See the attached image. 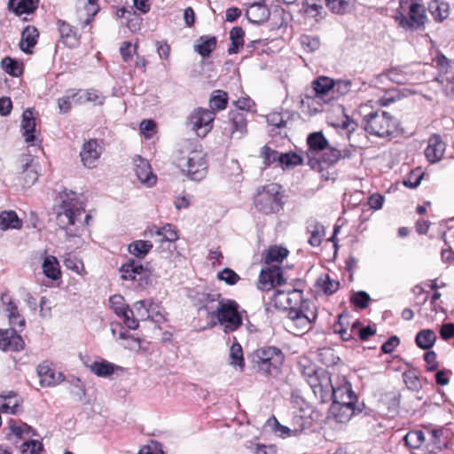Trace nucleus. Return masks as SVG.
Returning a JSON list of instances; mask_svg holds the SVG:
<instances>
[{
	"instance_id": "b1692460",
	"label": "nucleus",
	"mask_w": 454,
	"mask_h": 454,
	"mask_svg": "<svg viewBox=\"0 0 454 454\" xmlns=\"http://www.w3.org/2000/svg\"><path fill=\"white\" fill-rule=\"evenodd\" d=\"M360 411H362L360 407H351L350 403L340 405L337 402L335 403H332L329 409V414L339 423H345L348 421L353 415Z\"/></svg>"
},
{
	"instance_id": "4c0bfd02",
	"label": "nucleus",
	"mask_w": 454,
	"mask_h": 454,
	"mask_svg": "<svg viewBox=\"0 0 454 454\" xmlns=\"http://www.w3.org/2000/svg\"><path fill=\"white\" fill-rule=\"evenodd\" d=\"M429 10L437 22H442L447 19L450 14L448 3L440 0H433L429 4Z\"/></svg>"
},
{
	"instance_id": "6ab92c4d",
	"label": "nucleus",
	"mask_w": 454,
	"mask_h": 454,
	"mask_svg": "<svg viewBox=\"0 0 454 454\" xmlns=\"http://www.w3.org/2000/svg\"><path fill=\"white\" fill-rule=\"evenodd\" d=\"M23 400L17 392L7 391L0 394V411L4 413L17 414L21 411Z\"/></svg>"
},
{
	"instance_id": "ddd939ff",
	"label": "nucleus",
	"mask_w": 454,
	"mask_h": 454,
	"mask_svg": "<svg viewBox=\"0 0 454 454\" xmlns=\"http://www.w3.org/2000/svg\"><path fill=\"white\" fill-rule=\"evenodd\" d=\"M134 172L139 182L145 187H153L158 180L148 160L137 154L133 157Z\"/></svg>"
},
{
	"instance_id": "412c9836",
	"label": "nucleus",
	"mask_w": 454,
	"mask_h": 454,
	"mask_svg": "<svg viewBox=\"0 0 454 454\" xmlns=\"http://www.w3.org/2000/svg\"><path fill=\"white\" fill-rule=\"evenodd\" d=\"M6 294H2L1 301L5 305L4 312L9 319V324L21 331L26 325V320L20 313L17 304L12 299L6 301Z\"/></svg>"
},
{
	"instance_id": "de8ad7c7",
	"label": "nucleus",
	"mask_w": 454,
	"mask_h": 454,
	"mask_svg": "<svg viewBox=\"0 0 454 454\" xmlns=\"http://www.w3.org/2000/svg\"><path fill=\"white\" fill-rule=\"evenodd\" d=\"M116 366L107 361L94 362L90 365V371L98 377H107L114 373Z\"/></svg>"
},
{
	"instance_id": "423d86ee",
	"label": "nucleus",
	"mask_w": 454,
	"mask_h": 454,
	"mask_svg": "<svg viewBox=\"0 0 454 454\" xmlns=\"http://www.w3.org/2000/svg\"><path fill=\"white\" fill-rule=\"evenodd\" d=\"M214 313L213 318H216L218 323L223 325L225 333L237 331L243 324L239 305L235 300L221 299Z\"/></svg>"
},
{
	"instance_id": "338daca9",
	"label": "nucleus",
	"mask_w": 454,
	"mask_h": 454,
	"mask_svg": "<svg viewBox=\"0 0 454 454\" xmlns=\"http://www.w3.org/2000/svg\"><path fill=\"white\" fill-rule=\"evenodd\" d=\"M218 279L224 281L229 286H233L239 282L240 277L231 269L224 268L217 274Z\"/></svg>"
},
{
	"instance_id": "c03bdc74",
	"label": "nucleus",
	"mask_w": 454,
	"mask_h": 454,
	"mask_svg": "<svg viewBox=\"0 0 454 454\" xmlns=\"http://www.w3.org/2000/svg\"><path fill=\"white\" fill-rule=\"evenodd\" d=\"M245 33L240 27H234L230 33V39L231 46L228 49L230 54H236L239 52L240 47L243 46V38Z\"/></svg>"
},
{
	"instance_id": "6e6552de",
	"label": "nucleus",
	"mask_w": 454,
	"mask_h": 454,
	"mask_svg": "<svg viewBox=\"0 0 454 454\" xmlns=\"http://www.w3.org/2000/svg\"><path fill=\"white\" fill-rule=\"evenodd\" d=\"M364 130L378 137H386L397 132L394 119L385 111L368 114L364 118Z\"/></svg>"
},
{
	"instance_id": "c9c22d12",
	"label": "nucleus",
	"mask_w": 454,
	"mask_h": 454,
	"mask_svg": "<svg viewBox=\"0 0 454 454\" xmlns=\"http://www.w3.org/2000/svg\"><path fill=\"white\" fill-rule=\"evenodd\" d=\"M43 271L45 276L52 280H58L61 277L59 263L53 255L47 256L43 262Z\"/></svg>"
},
{
	"instance_id": "c756f323",
	"label": "nucleus",
	"mask_w": 454,
	"mask_h": 454,
	"mask_svg": "<svg viewBox=\"0 0 454 454\" xmlns=\"http://www.w3.org/2000/svg\"><path fill=\"white\" fill-rule=\"evenodd\" d=\"M430 434V445L432 446V449L428 450L429 453H435L436 451L448 447L450 439V433L448 429H433Z\"/></svg>"
},
{
	"instance_id": "4468645a",
	"label": "nucleus",
	"mask_w": 454,
	"mask_h": 454,
	"mask_svg": "<svg viewBox=\"0 0 454 454\" xmlns=\"http://www.w3.org/2000/svg\"><path fill=\"white\" fill-rule=\"evenodd\" d=\"M286 283L283 276L282 268L279 266H271L262 269L260 272L258 288L269 291L275 286H282Z\"/></svg>"
},
{
	"instance_id": "ea45409f",
	"label": "nucleus",
	"mask_w": 454,
	"mask_h": 454,
	"mask_svg": "<svg viewBox=\"0 0 454 454\" xmlns=\"http://www.w3.org/2000/svg\"><path fill=\"white\" fill-rule=\"evenodd\" d=\"M228 102L227 92L222 90H215L213 91L209 98L210 111L215 113V111H221L226 108Z\"/></svg>"
},
{
	"instance_id": "2eb2a0df",
	"label": "nucleus",
	"mask_w": 454,
	"mask_h": 454,
	"mask_svg": "<svg viewBox=\"0 0 454 454\" xmlns=\"http://www.w3.org/2000/svg\"><path fill=\"white\" fill-rule=\"evenodd\" d=\"M190 298L199 311L204 310L209 317L213 318L215 310L213 303L219 301L221 294L194 291L190 294Z\"/></svg>"
},
{
	"instance_id": "5fc2aeb1",
	"label": "nucleus",
	"mask_w": 454,
	"mask_h": 454,
	"mask_svg": "<svg viewBox=\"0 0 454 454\" xmlns=\"http://www.w3.org/2000/svg\"><path fill=\"white\" fill-rule=\"evenodd\" d=\"M299 41L303 51L307 52H314L321 45L319 37L316 35H302Z\"/></svg>"
},
{
	"instance_id": "aec40b11",
	"label": "nucleus",
	"mask_w": 454,
	"mask_h": 454,
	"mask_svg": "<svg viewBox=\"0 0 454 454\" xmlns=\"http://www.w3.org/2000/svg\"><path fill=\"white\" fill-rule=\"evenodd\" d=\"M311 301L309 300H303L302 304H300L298 307L290 309L288 311V317L297 324H300L302 326H309L312 320L316 318V314L311 312L313 318L308 315V311L309 310V307L311 305Z\"/></svg>"
},
{
	"instance_id": "7ed1b4c3",
	"label": "nucleus",
	"mask_w": 454,
	"mask_h": 454,
	"mask_svg": "<svg viewBox=\"0 0 454 454\" xmlns=\"http://www.w3.org/2000/svg\"><path fill=\"white\" fill-rule=\"evenodd\" d=\"M397 26L404 30H415L426 20L424 0H399V6L393 14Z\"/></svg>"
},
{
	"instance_id": "a18cd8bd",
	"label": "nucleus",
	"mask_w": 454,
	"mask_h": 454,
	"mask_svg": "<svg viewBox=\"0 0 454 454\" xmlns=\"http://www.w3.org/2000/svg\"><path fill=\"white\" fill-rule=\"evenodd\" d=\"M278 160V167L288 168L299 166L302 163V158L295 153H280Z\"/></svg>"
},
{
	"instance_id": "a211bd4d",
	"label": "nucleus",
	"mask_w": 454,
	"mask_h": 454,
	"mask_svg": "<svg viewBox=\"0 0 454 454\" xmlns=\"http://www.w3.org/2000/svg\"><path fill=\"white\" fill-rule=\"evenodd\" d=\"M21 129L25 142H34L39 139V132L36 129V118L35 113L30 108L23 112Z\"/></svg>"
},
{
	"instance_id": "69168bd1",
	"label": "nucleus",
	"mask_w": 454,
	"mask_h": 454,
	"mask_svg": "<svg viewBox=\"0 0 454 454\" xmlns=\"http://www.w3.org/2000/svg\"><path fill=\"white\" fill-rule=\"evenodd\" d=\"M120 53L124 62H128L137 53V44H131L129 42H122L120 46Z\"/></svg>"
},
{
	"instance_id": "dca6fc26",
	"label": "nucleus",
	"mask_w": 454,
	"mask_h": 454,
	"mask_svg": "<svg viewBox=\"0 0 454 454\" xmlns=\"http://www.w3.org/2000/svg\"><path fill=\"white\" fill-rule=\"evenodd\" d=\"M289 114L287 113H270L266 116L267 123L271 128L270 132L272 133L273 136H279L280 139H284L287 137V133L283 129H286L289 127L288 119Z\"/></svg>"
},
{
	"instance_id": "13d9d810",
	"label": "nucleus",
	"mask_w": 454,
	"mask_h": 454,
	"mask_svg": "<svg viewBox=\"0 0 454 454\" xmlns=\"http://www.w3.org/2000/svg\"><path fill=\"white\" fill-rule=\"evenodd\" d=\"M160 304L153 300H147V309L148 314H150L149 320L154 321L156 323H160L166 321L164 315L160 311Z\"/></svg>"
},
{
	"instance_id": "864d4df0",
	"label": "nucleus",
	"mask_w": 454,
	"mask_h": 454,
	"mask_svg": "<svg viewBox=\"0 0 454 454\" xmlns=\"http://www.w3.org/2000/svg\"><path fill=\"white\" fill-rule=\"evenodd\" d=\"M353 0H325L326 6L336 14H344L351 8Z\"/></svg>"
},
{
	"instance_id": "79ce46f5",
	"label": "nucleus",
	"mask_w": 454,
	"mask_h": 454,
	"mask_svg": "<svg viewBox=\"0 0 454 454\" xmlns=\"http://www.w3.org/2000/svg\"><path fill=\"white\" fill-rule=\"evenodd\" d=\"M288 250L285 247L272 246L267 250L264 256V262L270 264L271 262H280L288 255Z\"/></svg>"
},
{
	"instance_id": "0eeeda50",
	"label": "nucleus",
	"mask_w": 454,
	"mask_h": 454,
	"mask_svg": "<svg viewBox=\"0 0 454 454\" xmlns=\"http://www.w3.org/2000/svg\"><path fill=\"white\" fill-rule=\"evenodd\" d=\"M315 91L314 96H307L301 100L303 106L312 107V113L322 111L323 104L329 103L333 100V89L334 87V80L327 76H320L312 82Z\"/></svg>"
},
{
	"instance_id": "72a5a7b5",
	"label": "nucleus",
	"mask_w": 454,
	"mask_h": 454,
	"mask_svg": "<svg viewBox=\"0 0 454 454\" xmlns=\"http://www.w3.org/2000/svg\"><path fill=\"white\" fill-rule=\"evenodd\" d=\"M153 245L150 240L137 239L128 246V252L137 259H144L153 249Z\"/></svg>"
},
{
	"instance_id": "0e129e2a",
	"label": "nucleus",
	"mask_w": 454,
	"mask_h": 454,
	"mask_svg": "<svg viewBox=\"0 0 454 454\" xmlns=\"http://www.w3.org/2000/svg\"><path fill=\"white\" fill-rule=\"evenodd\" d=\"M109 301L111 309L118 317L121 316V314H124V311L127 312L128 308H129L128 304L124 303V299L120 294L111 296Z\"/></svg>"
},
{
	"instance_id": "473e14b6",
	"label": "nucleus",
	"mask_w": 454,
	"mask_h": 454,
	"mask_svg": "<svg viewBox=\"0 0 454 454\" xmlns=\"http://www.w3.org/2000/svg\"><path fill=\"white\" fill-rule=\"evenodd\" d=\"M23 223L17 213L13 210L3 211L0 214V229L6 231L9 229L20 230Z\"/></svg>"
},
{
	"instance_id": "f704fd0d",
	"label": "nucleus",
	"mask_w": 454,
	"mask_h": 454,
	"mask_svg": "<svg viewBox=\"0 0 454 454\" xmlns=\"http://www.w3.org/2000/svg\"><path fill=\"white\" fill-rule=\"evenodd\" d=\"M58 24L62 43L68 48H74L77 46L79 39L71 26L65 21L60 20L58 22Z\"/></svg>"
},
{
	"instance_id": "f8f14e48",
	"label": "nucleus",
	"mask_w": 454,
	"mask_h": 454,
	"mask_svg": "<svg viewBox=\"0 0 454 454\" xmlns=\"http://www.w3.org/2000/svg\"><path fill=\"white\" fill-rule=\"evenodd\" d=\"M432 54V67H435L439 74L436 76L435 80L442 83L443 90L447 94H451L454 92V73L452 72V67L450 64V60L448 59L443 54L435 51L434 53Z\"/></svg>"
},
{
	"instance_id": "09e8293b",
	"label": "nucleus",
	"mask_w": 454,
	"mask_h": 454,
	"mask_svg": "<svg viewBox=\"0 0 454 454\" xmlns=\"http://www.w3.org/2000/svg\"><path fill=\"white\" fill-rule=\"evenodd\" d=\"M317 357L323 364L328 367L335 365L340 361V357L335 355L334 350L331 348L318 349Z\"/></svg>"
},
{
	"instance_id": "58836bf2",
	"label": "nucleus",
	"mask_w": 454,
	"mask_h": 454,
	"mask_svg": "<svg viewBox=\"0 0 454 454\" xmlns=\"http://www.w3.org/2000/svg\"><path fill=\"white\" fill-rule=\"evenodd\" d=\"M230 364L238 367L240 371L245 368V359L243 356V350L241 345L237 341L234 337V342L230 348Z\"/></svg>"
},
{
	"instance_id": "49530a36",
	"label": "nucleus",
	"mask_w": 454,
	"mask_h": 454,
	"mask_svg": "<svg viewBox=\"0 0 454 454\" xmlns=\"http://www.w3.org/2000/svg\"><path fill=\"white\" fill-rule=\"evenodd\" d=\"M317 284L326 295H332L336 293L340 286L338 280L332 279L328 274H325L324 278H319Z\"/></svg>"
},
{
	"instance_id": "4d7b16f0",
	"label": "nucleus",
	"mask_w": 454,
	"mask_h": 454,
	"mask_svg": "<svg viewBox=\"0 0 454 454\" xmlns=\"http://www.w3.org/2000/svg\"><path fill=\"white\" fill-rule=\"evenodd\" d=\"M424 433L422 430H412L403 437L405 444L411 449H418L424 442Z\"/></svg>"
},
{
	"instance_id": "c85d7f7f",
	"label": "nucleus",
	"mask_w": 454,
	"mask_h": 454,
	"mask_svg": "<svg viewBox=\"0 0 454 454\" xmlns=\"http://www.w3.org/2000/svg\"><path fill=\"white\" fill-rule=\"evenodd\" d=\"M147 269L148 268L144 266L140 262L129 259L121 266L120 271L122 273V279L134 281L137 275L145 274V270Z\"/></svg>"
},
{
	"instance_id": "a19ab883",
	"label": "nucleus",
	"mask_w": 454,
	"mask_h": 454,
	"mask_svg": "<svg viewBox=\"0 0 454 454\" xmlns=\"http://www.w3.org/2000/svg\"><path fill=\"white\" fill-rule=\"evenodd\" d=\"M73 100L76 104H84L87 102H93L96 104L103 103V97L98 91L90 90L86 91H79L73 93Z\"/></svg>"
},
{
	"instance_id": "bf43d9fd",
	"label": "nucleus",
	"mask_w": 454,
	"mask_h": 454,
	"mask_svg": "<svg viewBox=\"0 0 454 454\" xmlns=\"http://www.w3.org/2000/svg\"><path fill=\"white\" fill-rule=\"evenodd\" d=\"M370 301V295L364 291L354 292L350 296V302L360 309H366Z\"/></svg>"
},
{
	"instance_id": "e433bc0d",
	"label": "nucleus",
	"mask_w": 454,
	"mask_h": 454,
	"mask_svg": "<svg viewBox=\"0 0 454 454\" xmlns=\"http://www.w3.org/2000/svg\"><path fill=\"white\" fill-rule=\"evenodd\" d=\"M39 0H10L9 7L18 15L32 12L36 9Z\"/></svg>"
},
{
	"instance_id": "4be33fe9",
	"label": "nucleus",
	"mask_w": 454,
	"mask_h": 454,
	"mask_svg": "<svg viewBox=\"0 0 454 454\" xmlns=\"http://www.w3.org/2000/svg\"><path fill=\"white\" fill-rule=\"evenodd\" d=\"M306 232L309 234L308 243L314 247H319L325 235V226L317 219H309L306 223Z\"/></svg>"
},
{
	"instance_id": "39448f33",
	"label": "nucleus",
	"mask_w": 454,
	"mask_h": 454,
	"mask_svg": "<svg viewBox=\"0 0 454 454\" xmlns=\"http://www.w3.org/2000/svg\"><path fill=\"white\" fill-rule=\"evenodd\" d=\"M59 197L61 202L57 207V220L59 224L74 225L76 219L85 212V205L73 191L65 189Z\"/></svg>"
},
{
	"instance_id": "774afa93",
	"label": "nucleus",
	"mask_w": 454,
	"mask_h": 454,
	"mask_svg": "<svg viewBox=\"0 0 454 454\" xmlns=\"http://www.w3.org/2000/svg\"><path fill=\"white\" fill-rule=\"evenodd\" d=\"M291 403L294 407L299 409V411L303 414H306V412L311 409L310 404L299 394L298 391L292 392Z\"/></svg>"
},
{
	"instance_id": "680f3d73",
	"label": "nucleus",
	"mask_w": 454,
	"mask_h": 454,
	"mask_svg": "<svg viewBox=\"0 0 454 454\" xmlns=\"http://www.w3.org/2000/svg\"><path fill=\"white\" fill-rule=\"evenodd\" d=\"M351 82L348 80H337L334 81V87L333 89V99L340 96L346 95L350 91Z\"/></svg>"
},
{
	"instance_id": "f03ea898",
	"label": "nucleus",
	"mask_w": 454,
	"mask_h": 454,
	"mask_svg": "<svg viewBox=\"0 0 454 454\" xmlns=\"http://www.w3.org/2000/svg\"><path fill=\"white\" fill-rule=\"evenodd\" d=\"M248 359L256 372L266 377H277L281 372L285 354L275 346H262L254 350Z\"/></svg>"
},
{
	"instance_id": "f257e3e1",
	"label": "nucleus",
	"mask_w": 454,
	"mask_h": 454,
	"mask_svg": "<svg viewBox=\"0 0 454 454\" xmlns=\"http://www.w3.org/2000/svg\"><path fill=\"white\" fill-rule=\"evenodd\" d=\"M308 165L311 169L318 172L321 178L329 180L330 169L340 159L348 158L351 154L349 149H337L330 144H307Z\"/></svg>"
},
{
	"instance_id": "2f4dec72",
	"label": "nucleus",
	"mask_w": 454,
	"mask_h": 454,
	"mask_svg": "<svg viewBox=\"0 0 454 454\" xmlns=\"http://www.w3.org/2000/svg\"><path fill=\"white\" fill-rule=\"evenodd\" d=\"M39 36V33L36 27L33 26H27L22 32L21 40L20 42V47L21 51L26 53H31V48H33Z\"/></svg>"
},
{
	"instance_id": "052dcab7",
	"label": "nucleus",
	"mask_w": 454,
	"mask_h": 454,
	"mask_svg": "<svg viewBox=\"0 0 454 454\" xmlns=\"http://www.w3.org/2000/svg\"><path fill=\"white\" fill-rule=\"evenodd\" d=\"M387 77L397 84H404L411 81V75L399 68L389 70L387 72Z\"/></svg>"
},
{
	"instance_id": "a878e982",
	"label": "nucleus",
	"mask_w": 454,
	"mask_h": 454,
	"mask_svg": "<svg viewBox=\"0 0 454 454\" xmlns=\"http://www.w3.org/2000/svg\"><path fill=\"white\" fill-rule=\"evenodd\" d=\"M246 15L250 22L259 24L266 21L270 12L264 2H255L248 6Z\"/></svg>"
},
{
	"instance_id": "393cba45",
	"label": "nucleus",
	"mask_w": 454,
	"mask_h": 454,
	"mask_svg": "<svg viewBox=\"0 0 454 454\" xmlns=\"http://www.w3.org/2000/svg\"><path fill=\"white\" fill-rule=\"evenodd\" d=\"M304 282L301 279L295 280V286H294L292 289H286V290H277L276 295L281 294L284 293H286V303L288 305V310L290 309L298 307L300 304H302L303 299V288Z\"/></svg>"
},
{
	"instance_id": "bb28decb",
	"label": "nucleus",
	"mask_w": 454,
	"mask_h": 454,
	"mask_svg": "<svg viewBox=\"0 0 454 454\" xmlns=\"http://www.w3.org/2000/svg\"><path fill=\"white\" fill-rule=\"evenodd\" d=\"M80 156L82 164L87 168H94L96 162L102 153V148L99 144H82Z\"/></svg>"
},
{
	"instance_id": "3c124183",
	"label": "nucleus",
	"mask_w": 454,
	"mask_h": 454,
	"mask_svg": "<svg viewBox=\"0 0 454 454\" xmlns=\"http://www.w3.org/2000/svg\"><path fill=\"white\" fill-rule=\"evenodd\" d=\"M216 45L215 37H200L195 50L202 56L207 57L214 51Z\"/></svg>"
},
{
	"instance_id": "8fccbe9b",
	"label": "nucleus",
	"mask_w": 454,
	"mask_h": 454,
	"mask_svg": "<svg viewBox=\"0 0 454 454\" xmlns=\"http://www.w3.org/2000/svg\"><path fill=\"white\" fill-rule=\"evenodd\" d=\"M2 68L10 75L18 77L22 74V64L9 57L3 59L1 62Z\"/></svg>"
},
{
	"instance_id": "603ef678",
	"label": "nucleus",
	"mask_w": 454,
	"mask_h": 454,
	"mask_svg": "<svg viewBox=\"0 0 454 454\" xmlns=\"http://www.w3.org/2000/svg\"><path fill=\"white\" fill-rule=\"evenodd\" d=\"M155 234L160 237V242H175L178 239V234L170 223L157 228Z\"/></svg>"
},
{
	"instance_id": "37998d69",
	"label": "nucleus",
	"mask_w": 454,
	"mask_h": 454,
	"mask_svg": "<svg viewBox=\"0 0 454 454\" xmlns=\"http://www.w3.org/2000/svg\"><path fill=\"white\" fill-rule=\"evenodd\" d=\"M454 144H448L453 147ZM447 144H427V160L434 163L444 157Z\"/></svg>"
},
{
	"instance_id": "f3484780",
	"label": "nucleus",
	"mask_w": 454,
	"mask_h": 454,
	"mask_svg": "<svg viewBox=\"0 0 454 454\" xmlns=\"http://www.w3.org/2000/svg\"><path fill=\"white\" fill-rule=\"evenodd\" d=\"M231 139L240 140L247 132V119L243 113H230V127L228 129Z\"/></svg>"
},
{
	"instance_id": "20e7f679",
	"label": "nucleus",
	"mask_w": 454,
	"mask_h": 454,
	"mask_svg": "<svg viewBox=\"0 0 454 454\" xmlns=\"http://www.w3.org/2000/svg\"><path fill=\"white\" fill-rule=\"evenodd\" d=\"M284 198L282 186L270 183L257 188L254 196V206L263 215L277 214L284 207Z\"/></svg>"
},
{
	"instance_id": "9d476101",
	"label": "nucleus",
	"mask_w": 454,
	"mask_h": 454,
	"mask_svg": "<svg viewBox=\"0 0 454 454\" xmlns=\"http://www.w3.org/2000/svg\"><path fill=\"white\" fill-rule=\"evenodd\" d=\"M38 151H43L41 148V144H28L27 152L28 153H24L21 158V171L19 176L20 182L23 187H30L33 185L39 177V174L37 171L38 163L35 161V158L31 155V153H36Z\"/></svg>"
},
{
	"instance_id": "5701e85b",
	"label": "nucleus",
	"mask_w": 454,
	"mask_h": 454,
	"mask_svg": "<svg viewBox=\"0 0 454 454\" xmlns=\"http://www.w3.org/2000/svg\"><path fill=\"white\" fill-rule=\"evenodd\" d=\"M303 376L313 392H320L321 388L318 387L323 384L326 386L331 380V376L326 372H319L310 368L303 371Z\"/></svg>"
},
{
	"instance_id": "6e6d98bb",
	"label": "nucleus",
	"mask_w": 454,
	"mask_h": 454,
	"mask_svg": "<svg viewBox=\"0 0 454 454\" xmlns=\"http://www.w3.org/2000/svg\"><path fill=\"white\" fill-rule=\"evenodd\" d=\"M280 153L278 151L272 150L268 145H264L261 150V157L263 160L265 168L274 165L278 167V160Z\"/></svg>"
},
{
	"instance_id": "9b49d317",
	"label": "nucleus",
	"mask_w": 454,
	"mask_h": 454,
	"mask_svg": "<svg viewBox=\"0 0 454 454\" xmlns=\"http://www.w3.org/2000/svg\"><path fill=\"white\" fill-rule=\"evenodd\" d=\"M215 113L203 107L195 108L188 117V125L200 138H204L212 129Z\"/></svg>"
},
{
	"instance_id": "e2e57ef3",
	"label": "nucleus",
	"mask_w": 454,
	"mask_h": 454,
	"mask_svg": "<svg viewBox=\"0 0 454 454\" xmlns=\"http://www.w3.org/2000/svg\"><path fill=\"white\" fill-rule=\"evenodd\" d=\"M20 450L21 453L29 451V454H41L43 450V444L37 440H28L20 445Z\"/></svg>"
},
{
	"instance_id": "cd10ccee",
	"label": "nucleus",
	"mask_w": 454,
	"mask_h": 454,
	"mask_svg": "<svg viewBox=\"0 0 454 454\" xmlns=\"http://www.w3.org/2000/svg\"><path fill=\"white\" fill-rule=\"evenodd\" d=\"M36 371L41 378L40 384L42 387H53L65 380V376L61 372L56 375L55 372L48 365L40 364L37 366Z\"/></svg>"
},
{
	"instance_id": "1a4fd4ad",
	"label": "nucleus",
	"mask_w": 454,
	"mask_h": 454,
	"mask_svg": "<svg viewBox=\"0 0 454 454\" xmlns=\"http://www.w3.org/2000/svg\"><path fill=\"white\" fill-rule=\"evenodd\" d=\"M187 176L196 182L205 179L208 172L207 154L202 151L201 144H196L190 152L187 164Z\"/></svg>"
},
{
	"instance_id": "7c9ffc66",
	"label": "nucleus",
	"mask_w": 454,
	"mask_h": 454,
	"mask_svg": "<svg viewBox=\"0 0 454 454\" xmlns=\"http://www.w3.org/2000/svg\"><path fill=\"white\" fill-rule=\"evenodd\" d=\"M350 315L347 311H343L338 316V320L333 325V332L340 334L343 341L355 340L351 332H348L350 325Z\"/></svg>"
}]
</instances>
